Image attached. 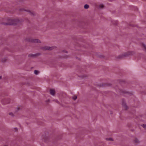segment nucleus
<instances>
[{
	"label": "nucleus",
	"instance_id": "1",
	"mask_svg": "<svg viewBox=\"0 0 146 146\" xmlns=\"http://www.w3.org/2000/svg\"><path fill=\"white\" fill-rule=\"evenodd\" d=\"M20 22L19 20L18 19H10L9 20V22L5 23L4 25H15L17 24Z\"/></svg>",
	"mask_w": 146,
	"mask_h": 146
},
{
	"label": "nucleus",
	"instance_id": "2",
	"mask_svg": "<svg viewBox=\"0 0 146 146\" xmlns=\"http://www.w3.org/2000/svg\"><path fill=\"white\" fill-rule=\"evenodd\" d=\"M25 40L27 42L31 43H41V41L38 39H34L31 38H26Z\"/></svg>",
	"mask_w": 146,
	"mask_h": 146
},
{
	"label": "nucleus",
	"instance_id": "3",
	"mask_svg": "<svg viewBox=\"0 0 146 146\" xmlns=\"http://www.w3.org/2000/svg\"><path fill=\"white\" fill-rule=\"evenodd\" d=\"M56 48V47L55 46H45L41 47L40 48L41 50H51Z\"/></svg>",
	"mask_w": 146,
	"mask_h": 146
},
{
	"label": "nucleus",
	"instance_id": "4",
	"mask_svg": "<svg viewBox=\"0 0 146 146\" xmlns=\"http://www.w3.org/2000/svg\"><path fill=\"white\" fill-rule=\"evenodd\" d=\"M133 54V52L132 51L125 53L119 56V58H121L124 57H126L130 55H132Z\"/></svg>",
	"mask_w": 146,
	"mask_h": 146
},
{
	"label": "nucleus",
	"instance_id": "5",
	"mask_svg": "<svg viewBox=\"0 0 146 146\" xmlns=\"http://www.w3.org/2000/svg\"><path fill=\"white\" fill-rule=\"evenodd\" d=\"M50 94L52 96H54L55 94V91L54 89H50Z\"/></svg>",
	"mask_w": 146,
	"mask_h": 146
},
{
	"label": "nucleus",
	"instance_id": "6",
	"mask_svg": "<svg viewBox=\"0 0 146 146\" xmlns=\"http://www.w3.org/2000/svg\"><path fill=\"white\" fill-rule=\"evenodd\" d=\"M40 54H30L28 55V56L30 57H33L35 56H36L38 55H39Z\"/></svg>",
	"mask_w": 146,
	"mask_h": 146
},
{
	"label": "nucleus",
	"instance_id": "7",
	"mask_svg": "<svg viewBox=\"0 0 146 146\" xmlns=\"http://www.w3.org/2000/svg\"><path fill=\"white\" fill-rule=\"evenodd\" d=\"M122 106L125 110H127L128 108V107L126 104L123 102L122 103Z\"/></svg>",
	"mask_w": 146,
	"mask_h": 146
},
{
	"label": "nucleus",
	"instance_id": "8",
	"mask_svg": "<svg viewBox=\"0 0 146 146\" xmlns=\"http://www.w3.org/2000/svg\"><path fill=\"white\" fill-rule=\"evenodd\" d=\"M6 100L5 99L2 101L3 104H6L9 103V100L8 101L6 102Z\"/></svg>",
	"mask_w": 146,
	"mask_h": 146
},
{
	"label": "nucleus",
	"instance_id": "9",
	"mask_svg": "<svg viewBox=\"0 0 146 146\" xmlns=\"http://www.w3.org/2000/svg\"><path fill=\"white\" fill-rule=\"evenodd\" d=\"M7 60V58L6 57L2 59V61L3 62H5Z\"/></svg>",
	"mask_w": 146,
	"mask_h": 146
},
{
	"label": "nucleus",
	"instance_id": "10",
	"mask_svg": "<svg viewBox=\"0 0 146 146\" xmlns=\"http://www.w3.org/2000/svg\"><path fill=\"white\" fill-rule=\"evenodd\" d=\"M134 141L135 143H138L139 142V140L137 138L135 139L134 140Z\"/></svg>",
	"mask_w": 146,
	"mask_h": 146
},
{
	"label": "nucleus",
	"instance_id": "11",
	"mask_svg": "<svg viewBox=\"0 0 146 146\" xmlns=\"http://www.w3.org/2000/svg\"><path fill=\"white\" fill-rule=\"evenodd\" d=\"M106 139L107 140V141H113V139H112V138H106Z\"/></svg>",
	"mask_w": 146,
	"mask_h": 146
},
{
	"label": "nucleus",
	"instance_id": "12",
	"mask_svg": "<svg viewBox=\"0 0 146 146\" xmlns=\"http://www.w3.org/2000/svg\"><path fill=\"white\" fill-rule=\"evenodd\" d=\"M89 5L87 4H86L84 6V8L85 9H88L89 8Z\"/></svg>",
	"mask_w": 146,
	"mask_h": 146
},
{
	"label": "nucleus",
	"instance_id": "13",
	"mask_svg": "<svg viewBox=\"0 0 146 146\" xmlns=\"http://www.w3.org/2000/svg\"><path fill=\"white\" fill-rule=\"evenodd\" d=\"M104 7V6L102 4H100L99 6V8L100 9H102Z\"/></svg>",
	"mask_w": 146,
	"mask_h": 146
},
{
	"label": "nucleus",
	"instance_id": "14",
	"mask_svg": "<svg viewBox=\"0 0 146 146\" xmlns=\"http://www.w3.org/2000/svg\"><path fill=\"white\" fill-rule=\"evenodd\" d=\"M34 73L35 74L37 75L39 73V72L37 70H35L34 71Z\"/></svg>",
	"mask_w": 146,
	"mask_h": 146
},
{
	"label": "nucleus",
	"instance_id": "15",
	"mask_svg": "<svg viewBox=\"0 0 146 146\" xmlns=\"http://www.w3.org/2000/svg\"><path fill=\"white\" fill-rule=\"evenodd\" d=\"M77 98V97L76 96L74 95L72 97V98L74 100H75Z\"/></svg>",
	"mask_w": 146,
	"mask_h": 146
},
{
	"label": "nucleus",
	"instance_id": "16",
	"mask_svg": "<svg viewBox=\"0 0 146 146\" xmlns=\"http://www.w3.org/2000/svg\"><path fill=\"white\" fill-rule=\"evenodd\" d=\"M142 45L143 47L145 48V50L146 51V46L144 44H143Z\"/></svg>",
	"mask_w": 146,
	"mask_h": 146
},
{
	"label": "nucleus",
	"instance_id": "17",
	"mask_svg": "<svg viewBox=\"0 0 146 146\" xmlns=\"http://www.w3.org/2000/svg\"><path fill=\"white\" fill-rule=\"evenodd\" d=\"M142 126L144 128H145L146 127V125L145 124H143V125H142Z\"/></svg>",
	"mask_w": 146,
	"mask_h": 146
},
{
	"label": "nucleus",
	"instance_id": "18",
	"mask_svg": "<svg viewBox=\"0 0 146 146\" xmlns=\"http://www.w3.org/2000/svg\"><path fill=\"white\" fill-rule=\"evenodd\" d=\"M46 139H48V138L47 137H46L44 139V141H46Z\"/></svg>",
	"mask_w": 146,
	"mask_h": 146
},
{
	"label": "nucleus",
	"instance_id": "19",
	"mask_svg": "<svg viewBox=\"0 0 146 146\" xmlns=\"http://www.w3.org/2000/svg\"><path fill=\"white\" fill-rule=\"evenodd\" d=\"M14 129L15 130V131H17L18 130L17 128L16 127L14 128Z\"/></svg>",
	"mask_w": 146,
	"mask_h": 146
},
{
	"label": "nucleus",
	"instance_id": "20",
	"mask_svg": "<svg viewBox=\"0 0 146 146\" xmlns=\"http://www.w3.org/2000/svg\"><path fill=\"white\" fill-rule=\"evenodd\" d=\"M9 114L10 115H13V114L12 113H9Z\"/></svg>",
	"mask_w": 146,
	"mask_h": 146
},
{
	"label": "nucleus",
	"instance_id": "21",
	"mask_svg": "<svg viewBox=\"0 0 146 146\" xmlns=\"http://www.w3.org/2000/svg\"><path fill=\"white\" fill-rule=\"evenodd\" d=\"M56 102L57 103H59V102H58V101H57H57H56Z\"/></svg>",
	"mask_w": 146,
	"mask_h": 146
},
{
	"label": "nucleus",
	"instance_id": "22",
	"mask_svg": "<svg viewBox=\"0 0 146 146\" xmlns=\"http://www.w3.org/2000/svg\"><path fill=\"white\" fill-rule=\"evenodd\" d=\"M1 78V76H0V79Z\"/></svg>",
	"mask_w": 146,
	"mask_h": 146
}]
</instances>
